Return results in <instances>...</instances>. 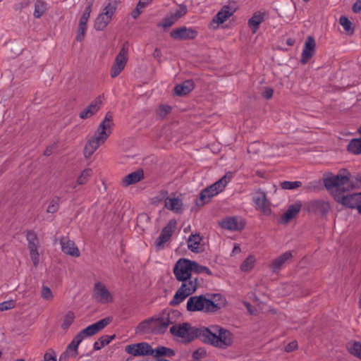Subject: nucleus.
<instances>
[{"mask_svg": "<svg viewBox=\"0 0 361 361\" xmlns=\"http://www.w3.org/2000/svg\"><path fill=\"white\" fill-rule=\"evenodd\" d=\"M178 317H180V313L177 311H164L141 322L136 327L135 331L137 334H162L170 324L176 322V318Z\"/></svg>", "mask_w": 361, "mask_h": 361, "instance_id": "f257e3e1", "label": "nucleus"}, {"mask_svg": "<svg viewBox=\"0 0 361 361\" xmlns=\"http://www.w3.org/2000/svg\"><path fill=\"white\" fill-rule=\"evenodd\" d=\"M202 340L215 347L225 349L233 343V336L228 330L218 326H211L209 328L202 327Z\"/></svg>", "mask_w": 361, "mask_h": 361, "instance_id": "f03ea898", "label": "nucleus"}, {"mask_svg": "<svg viewBox=\"0 0 361 361\" xmlns=\"http://www.w3.org/2000/svg\"><path fill=\"white\" fill-rule=\"evenodd\" d=\"M224 305V300L219 295H214L211 298L205 295L191 296L187 302L186 309L189 312H214Z\"/></svg>", "mask_w": 361, "mask_h": 361, "instance_id": "7ed1b4c3", "label": "nucleus"}, {"mask_svg": "<svg viewBox=\"0 0 361 361\" xmlns=\"http://www.w3.org/2000/svg\"><path fill=\"white\" fill-rule=\"evenodd\" d=\"M233 176V173L228 171L216 183L204 189L200 193V199L197 201V204L198 206H203L204 204L209 202L212 197L223 191L226 185L231 180Z\"/></svg>", "mask_w": 361, "mask_h": 361, "instance_id": "20e7f679", "label": "nucleus"}, {"mask_svg": "<svg viewBox=\"0 0 361 361\" xmlns=\"http://www.w3.org/2000/svg\"><path fill=\"white\" fill-rule=\"evenodd\" d=\"M180 281L182 282L180 287L170 302L171 305L176 306L181 303L185 298L194 293L200 286L199 279L194 276Z\"/></svg>", "mask_w": 361, "mask_h": 361, "instance_id": "39448f33", "label": "nucleus"}, {"mask_svg": "<svg viewBox=\"0 0 361 361\" xmlns=\"http://www.w3.org/2000/svg\"><path fill=\"white\" fill-rule=\"evenodd\" d=\"M202 328H195L188 323L173 324L170 328L171 334L181 339L183 342L189 343L195 338L202 339Z\"/></svg>", "mask_w": 361, "mask_h": 361, "instance_id": "423d86ee", "label": "nucleus"}, {"mask_svg": "<svg viewBox=\"0 0 361 361\" xmlns=\"http://www.w3.org/2000/svg\"><path fill=\"white\" fill-rule=\"evenodd\" d=\"M324 185L328 190H348L353 188L350 182V173L344 171V173L326 177L324 180Z\"/></svg>", "mask_w": 361, "mask_h": 361, "instance_id": "0eeeda50", "label": "nucleus"}, {"mask_svg": "<svg viewBox=\"0 0 361 361\" xmlns=\"http://www.w3.org/2000/svg\"><path fill=\"white\" fill-rule=\"evenodd\" d=\"M113 125V115L111 113L108 112L104 119L98 126L93 138L100 142V143L104 144L108 137L111 134Z\"/></svg>", "mask_w": 361, "mask_h": 361, "instance_id": "6e6552de", "label": "nucleus"}, {"mask_svg": "<svg viewBox=\"0 0 361 361\" xmlns=\"http://www.w3.org/2000/svg\"><path fill=\"white\" fill-rule=\"evenodd\" d=\"M192 272V261L190 259L181 258L174 265L173 274L178 281L193 276Z\"/></svg>", "mask_w": 361, "mask_h": 361, "instance_id": "1a4fd4ad", "label": "nucleus"}, {"mask_svg": "<svg viewBox=\"0 0 361 361\" xmlns=\"http://www.w3.org/2000/svg\"><path fill=\"white\" fill-rule=\"evenodd\" d=\"M27 248L30 259L34 267H37L39 263V242L37 234L32 231L27 233Z\"/></svg>", "mask_w": 361, "mask_h": 361, "instance_id": "9d476101", "label": "nucleus"}, {"mask_svg": "<svg viewBox=\"0 0 361 361\" xmlns=\"http://www.w3.org/2000/svg\"><path fill=\"white\" fill-rule=\"evenodd\" d=\"M92 298L102 304H108L114 301L112 294L106 286L101 282L95 283L92 290Z\"/></svg>", "mask_w": 361, "mask_h": 361, "instance_id": "9b49d317", "label": "nucleus"}, {"mask_svg": "<svg viewBox=\"0 0 361 361\" xmlns=\"http://www.w3.org/2000/svg\"><path fill=\"white\" fill-rule=\"evenodd\" d=\"M128 59V49L123 46L116 56L111 68V76L117 77L124 69Z\"/></svg>", "mask_w": 361, "mask_h": 361, "instance_id": "f8f14e48", "label": "nucleus"}, {"mask_svg": "<svg viewBox=\"0 0 361 361\" xmlns=\"http://www.w3.org/2000/svg\"><path fill=\"white\" fill-rule=\"evenodd\" d=\"M187 12V6L183 4H180L175 10L171 11L170 13L163 19L162 22L158 24V26L163 27L164 28L170 27L180 18L183 17Z\"/></svg>", "mask_w": 361, "mask_h": 361, "instance_id": "ddd939ff", "label": "nucleus"}, {"mask_svg": "<svg viewBox=\"0 0 361 361\" xmlns=\"http://www.w3.org/2000/svg\"><path fill=\"white\" fill-rule=\"evenodd\" d=\"M111 321V317H105L98 321L97 322L88 326L85 329L80 331L77 335H80L81 336V340L82 341L85 337L92 336L97 334L99 331L109 325Z\"/></svg>", "mask_w": 361, "mask_h": 361, "instance_id": "4468645a", "label": "nucleus"}, {"mask_svg": "<svg viewBox=\"0 0 361 361\" xmlns=\"http://www.w3.org/2000/svg\"><path fill=\"white\" fill-rule=\"evenodd\" d=\"M252 200L255 204V208L265 214L271 213L270 204L267 199L264 192L261 190H257L252 196Z\"/></svg>", "mask_w": 361, "mask_h": 361, "instance_id": "2eb2a0df", "label": "nucleus"}, {"mask_svg": "<svg viewBox=\"0 0 361 361\" xmlns=\"http://www.w3.org/2000/svg\"><path fill=\"white\" fill-rule=\"evenodd\" d=\"M164 207L176 214H180L183 210V203L181 195L171 194L165 198Z\"/></svg>", "mask_w": 361, "mask_h": 361, "instance_id": "dca6fc26", "label": "nucleus"}, {"mask_svg": "<svg viewBox=\"0 0 361 361\" xmlns=\"http://www.w3.org/2000/svg\"><path fill=\"white\" fill-rule=\"evenodd\" d=\"M171 37L176 40L193 39L197 35V31L192 27H180L173 30L170 33Z\"/></svg>", "mask_w": 361, "mask_h": 361, "instance_id": "f3484780", "label": "nucleus"}, {"mask_svg": "<svg viewBox=\"0 0 361 361\" xmlns=\"http://www.w3.org/2000/svg\"><path fill=\"white\" fill-rule=\"evenodd\" d=\"M244 221L236 216L227 217L220 222L221 226L231 231H241L245 227Z\"/></svg>", "mask_w": 361, "mask_h": 361, "instance_id": "a211bd4d", "label": "nucleus"}, {"mask_svg": "<svg viewBox=\"0 0 361 361\" xmlns=\"http://www.w3.org/2000/svg\"><path fill=\"white\" fill-rule=\"evenodd\" d=\"M316 47V42L313 37L308 36L303 47L301 55L300 62L302 64H306L310 59L313 56Z\"/></svg>", "mask_w": 361, "mask_h": 361, "instance_id": "6ab92c4d", "label": "nucleus"}, {"mask_svg": "<svg viewBox=\"0 0 361 361\" xmlns=\"http://www.w3.org/2000/svg\"><path fill=\"white\" fill-rule=\"evenodd\" d=\"M102 103V99L99 96L80 113V118L82 119H87L92 117L100 109Z\"/></svg>", "mask_w": 361, "mask_h": 361, "instance_id": "aec40b11", "label": "nucleus"}, {"mask_svg": "<svg viewBox=\"0 0 361 361\" xmlns=\"http://www.w3.org/2000/svg\"><path fill=\"white\" fill-rule=\"evenodd\" d=\"M60 244L62 251L68 255L74 257L80 256V251L75 243L67 238H62L60 240Z\"/></svg>", "mask_w": 361, "mask_h": 361, "instance_id": "412c9836", "label": "nucleus"}, {"mask_svg": "<svg viewBox=\"0 0 361 361\" xmlns=\"http://www.w3.org/2000/svg\"><path fill=\"white\" fill-rule=\"evenodd\" d=\"M268 15L266 11H258L254 13L252 18L248 20L247 24L252 33H256L260 24L264 20L265 16Z\"/></svg>", "mask_w": 361, "mask_h": 361, "instance_id": "4be33fe9", "label": "nucleus"}, {"mask_svg": "<svg viewBox=\"0 0 361 361\" xmlns=\"http://www.w3.org/2000/svg\"><path fill=\"white\" fill-rule=\"evenodd\" d=\"M173 231L174 227L171 226V223L162 229L160 235L155 241V245L157 249L160 250L164 247V244L171 238Z\"/></svg>", "mask_w": 361, "mask_h": 361, "instance_id": "5701e85b", "label": "nucleus"}, {"mask_svg": "<svg viewBox=\"0 0 361 361\" xmlns=\"http://www.w3.org/2000/svg\"><path fill=\"white\" fill-rule=\"evenodd\" d=\"M342 204L350 208H356L358 210L361 205V192L344 195L341 197Z\"/></svg>", "mask_w": 361, "mask_h": 361, "instance_id": "b1692460", "label": "nucleus"}, {"mask_svg": "<svg viewBox=\"0 0 361 361\" xmlns=\"http://www.w3.org/2000/svg\"><path fill=\"white\" fill-rule=\"evenodd\" d=\"M144 178L143 171L141 169L137 170L125 176L121 180V185L124 187H128L130 185L135 184L142 180Z\"/></svg>", "mask_w": 361, "mask_h": 361, "instance_id": "393cba45", "label": "nucleus"}, {"mask_svg": "<svg viewBox=\"0 0 361 361\" xmlns=\"http://www.w3.org/2000/svg\"><path fill=\"white\" fill-rule=\"evenodd\" d=\"M292 257L290 252H286L278 257L272 260L269 264V268L274 271L276 272L280 270L283 264Z\"/></svg>", "mask_w": 361, "mask_h": 361, "instance_id": "a878e982", "label": "nucleus"}, {"mask_svg": "<svg viewBox=\"0 0 361 361\" xmlns=\"http://www.w3.org/2000/svg\"><path fill=\"white\" fill-rule=\"evenodd\" d=\"M202 237L199 234H192L188 240V249L192 252L199 253L203 250Z\"/></svg>", "mask_w": 361, "mask_h": 361, "instance_id": "bb28decb", "label": "nucleus"}, {"mask_svg": "<svg viewBox=\"0 0 361 361\" xmlns=\"http://www.w3.org/2000/svg\"><path fill=\"white\" fill-rule=\"evenodd\" d=\"M302 204L300 202H296L290 205L287 211L281 216L282 221L284 223L289 222L291 219L295 218L300 211Z\"/></svg>", "mask_w": 361, "mask_h": 361, "instance_id": "cd10ccee", "label": "nucleus"}, {"mask_svg": "<svg viewBox=\"0 0 361 361\" xmlns=\"http://www.w3.org/2000/svg\"><path fill=\"white\" fill-rule=\"evenodd\" d=\"M234 13V10L229 6H224L220 11L214 16L212 20V23H216L217 25L219 24H222L226 20L230 18L233 13Z\"/></svg>", "mask_w": 361, "mask_h": 361, "instance_id": "c85d7f7f", "label": "nucleus"}, {"mask_svg": "<svg viewBox=\"0 0 361 361\" xmlns=\"http://www.w3.org/2000/svg\"><path fill=\"white\" fill-rule=\"evenodd\" d=\"M118 5V1L117 0H108V1L104 4L100 13L112 19L116 13Z\"/></svg>", "mask_w": 361, "mask_h": 361, "instance_id": "c756f323", "label": "nucleus"}, {"mask_svg": "<svg viewBox=\"0 0 361 361\" xmlns=\"http://www.w3.org/2000/svg\"><path fill=\"white\" fill-rule=\"evenodd\" d=\"M194 88L192 80H185L183 83L176 85L174 88L175 93L178 96H183L188 94Z\"/></svg>", "mask_w": 361, "mask_h": 361, "instance_id": "7c9ffc66", "label": "nucleus"}, {"mask_svg": "<svg viewBox=\"0 0 361 361\" xmlns=\"http://www.w3.org/2000/svg\"><path fill=\"white\" fill-rule=\"evenodd\" d=\"M102 144L94 138H91L87 142L84 148V156L86 158L91 157L94 152L99 148Z\"/></svg>", "mask_w": 361, "mask_h": 361, "instance_id": "2f4dec72", "label": "nucleus"}, {"mask_svg": "<svg viewBox=\"0 0 361 361\" xmlns=\"http://www.w3.org/2000/svg\"><path fill=\"white\" fill-rule=\"evenodd\" d=\"M312 209L316 213L326 214L330 210V205L327 202L316 200L312 203Z\"/></svg>", "mask_w": 361, "mask_h": 361, "instance_id": "473e14b6", "label": "nucleus"}, {"mask_svg": "<svg viewBox=\"0 0 361 361\" xmlns=\"http://www.w3.org/2000/svg\"><path fill=\"white\" fill-rule=\"evenodd\" d=\"M82 341L81 336L80 335H76L68 345L65 353L70 356L75 357L78 355V345Z\"/></svg>", "mask_w": 361, "mask_h": 361, "instance_id": "72a5a7b5", "label": "nucleus"}, {"mask_svg": "<svg viewBox=\"0 0 361 361\" xmlns=\"http://www.w3.org/2000/svg\"><path fill=\"white\" fill-rule=\"evenodd\" d=\"M112 19L108 16L99 13L94 21V28L97 30H103L109 24Z\"/></svg>", "mask_w": 361, "mask_h": 361, "instance_id": "f704fd0d", "label": "nucleus"}, {"mask_svg": "<svg viewBox=\"0 0 361 361\" xmlns=\"http://www.w3.org/2000/svg\"><path fill=\"white\" fill-rule=\"evenodd\" d=\"M152 355L154 357L166 356L171 357L175 355V352L171 348L164 346H159L156 349H153Z\"/></svg>", "mask_w": 361, "mask_h": 361, "instance_id": "c9c22d12", "label": "nucleus"}, {"mask_svg": "<svg viewBox=\"0 0 361 361\" xmlns=\"http://www.w3.org/2000/svg\"><path fill=\"white\" fill-rule=\"evenodd\" d=\"M347 349L348 352L361 359V343L358 341L349 342L347 344Z\"/></svg>", "mask_w": 361, "mask_h": 361, "instance_id": "e433bc0d", "label": "nucleus"}, {"mask_svg": "<svg viewBox=\"0 0 361 361\" xmlns=\"http://www.w3.org/2000/svg\"><path fill=\"white\" fill-rule=\"evenodd\" d=\"M256 262V259L253 255H249L241 264L240 270L243 272L250 271Z\"/></svg>", "mask_w": 361, "mask_h": 361, "instance_id": "4c0bfd02", "label": "nucleus"}, {"mask_svg": "<svg viewBox=\"0 0 361 361\" xmlns=\"http://www.w3.org/2000/svg\"><path fill=\"white\" fill-rule=\"evenodd\" d=\"M348 150L354 154L361 153V139H353L348 145Z\"/></svg>", "mask_w": 361, "mask_h": 361, "instance_id": "58836bf2", "label": "nucleus"}, {"mask_svg": "<svg viewBox=\"0 0 361 361\" xmlns=\"http://www.w3.org/2000/svg\"><path fill=\"white\" fill-rule=\"evenodd\" d=\"M47 10V4L42 1H37L35 4L34 16L36 18H40Z\"/></svg>", "mask_w": 361, "mask_h": 361, "instance_id": "ea45409f", "label": "nucleus"}, {"mask_svg": "<svg viewBox=\"0 0 361 361\" xmlns=\"http://www.w3.org/2000/svg\"><path fill=\"white\" fill-rule=\"evenodd\" d=\"M93 6V1L89 2L87 6L85 8L80 19L79 21V25L87 26V23L90 16V13L92 12V8Z\"/></svg>", "mask_w": 361, "mask_h": 361, "instance_id": "a19ab883", "label": "nucleus"}, {"mask_svg": "<svg viewBox=\"0 0 361 361\" xmlns=\"http://www.w3.org/2000/svg\"><path fill=\"white\" fill-rule=\"evenodd\" d=\"M92 170L91 169L87 168L84 169L80 175L78 177L77 183L78 185L85 184L88 181L89 178L92 176Z\"/></svg>", "mask_w": 361, "mask_h": 361, "instance_id": "79ce46f5", "label": "nucleus"}, {"mask_svg": "<svg viewBox=\"0 0 361 361\" xmlns=\"http://www.w3.org/2000/svg\"><path fill=\"white\" fill-rule=\"evenodd\" d=\"M192 272H195L196 274H202L205 273L206 274L210 276L212 274L210 269L204 266L200 265L195 261H192Z\"/></svg>", "mask_w": 361, "mask_h": 361, "instance_id": "37998d69", "label": "nucleus"}, {"mask_svg": "<svg viewBox=\"0 0 361 361\" xmlns=\"http://www.w3.org/2000/svg\"><path fill=\"white\" fill-rule=\"evenodd\" d=\"M139 348V352L140 353V355H153V348L152 346L147 343H137Z\"/></svg>", "mask_w": 361, "mask_h": 361, "instance_id": "c03bdc74", "label": "nucleus"}, {"mask_svg": "<svg viewBox=\"0 0 361 361\" xmlns=\"http://www.w3.org/2000/svg\"><path fill=\"white\" fill-rule=\"evenodd\" d=\"M75 314L72 312H68L63 319V322L61 324V328L64 330H66L68 329V327L72 324L75 319Z\"/></svg>", "mask_w": 361, "mask_h": 361, "instance_id": "a18cd8bd", "label": "nucleus"}, {"mask_svg": "<svg viewBox=\"0 0 361 361\" xmlns=\"http://www.w3.org/2000/svg\"><path fill=\"white\" fill-rule=\"evenodd\" d=\"M113 338L114 336H111V338H109V336L101 337L97 341H96L94 343V349L97 350H100L105 345L109 344L111 339Z\"/></svg>", "mask_w": 361, "mask_h": 361, "instance_id": "49530a36", "label": "nucleus"}, {"mask_svg": "<svg viewBox=\"0 0 361 361\" xmlns=\"http://www.w3.org/2000/svg\"><path fill=\"white\" fill-rule=\"evenodd\" d=\"M302 185L300 181H283L281 183V186L284 190H293L298 188Z\"/></svg>", "mask_w": 361, "mask_h": 361, "instance_id": "de8ad7c7", "label": "nucleus"}, {"mask_svg": "<svg viewBox=\"0 0 361 361\" xmlns=\"http://www.w3.org/2000/svg\"><path fill=\"white\" fill-rule=\"evenodd\" d=\"M41 296L43 299L47 301H51L54 298L52 291L48 286H42Z\"/></svg>", "mask_w": 361, "mask_h": 361, "instance_id": "09e8293b", "label": "nucleus"}, {"mask_svg": "<svg viewBox=\"0 0 361 361\" xmlns=\"http://www.w3.org/2000/svg\"><path fill=\"white\" fill-rule=\"evenodd\" d=\"M59 207V199L52 200L50 201V202L49 204V206L47 209V212L48 213L54 214L58 211Z\"/></svg>", "mask_w": 361, "mask_h": 361, "instance_id": "8fccbe9b", "label": "nucleus"}, {"mask_svg": "<svg viewBox=\"0 0 361 361\" xmlns=\"http://www.w3.org/2000/svg\"><path fill=\"white\" fill-rule=\"evenodd\" d=\"M339 23L346 32H349L352 30V23L348 20L347 17L341 16L339 19Z\"/></svg>", "mask_w": 361, "mask_h": 361, "instance_id": "3c124183", "label": "nucleus"}, {"mask_svg": "<svg viewBox=\"0 0 361 361\" xmlns=\"http://www.w3.org/2000/svg\"><path fill=\"white\" fill-rule=\"evenodd\" d=\"M137 343L132 344L126 346V350L128 353L134 355V356H140V353L139 352Z\"/></svg>", "mask_w": 361, "mask_h": 361, "instance_id": "603ef678", "label": "nucleus"}, {"mask_svg": "<svg viewBox=\"0 0 361 361\" xmlns=\"http://www.w3.org/2000/svg\"><path fill=\"white\" fill-rule=\"evenodd\" d=\"M171 111V107L167 105H161L159 106L157 114L160 117H165Z\"/></svg>", "mask_w": 361, "mask_h": 361, "instance_id": "864d4df0", "label": "nucleus"}, {"mask_svg": "<svg viewBox=\"0 0 361 361\" xmlns=\"http://www.w3.org/2000/svg\"><path fill=\"white\" fill-rule=\"evenodd\" d=\"M15 302L13 300L4 301L0 303V311H6L11 310L15 307Z\"/></svg>", "mask_w": 361, "mask_h": 361, "instance_id": "5fc2aeb1", "label": "nucleus"}, {"mask_svg": "<svg viewBox=\"0 0 361 361\" xmlns=\"http://www.w3.org/2000/svg\"><path fill=\"white\" fill-rule=\"evenodd\" d=\"M87 30V26L80 25L78 26V35L76 36V39L78 41H82Z\"/></svg>", "mask_w": 361, "mask_h": 361, "instance_id": "6e6d98bb", "label": "nucleus"}, {"mask_svg": "<svg viewBox=\"0 0 361 361\" xmlns=\"http://www.w3.org/2000/svg\"><path fill=\"white\" fill-rule=\"evenodd\" d=\"M298 348V343L295 341H293L289 343L286 347L285 350L288 353L292 352Z\"/></svg>", "mask_w": 361, "mask_h": 361, "instance_id": "4d7b16f0", "label": "nucleus"}, {"mask_svg": "<svg viewBox=\"0 0 361 361\" xmlns=\"http://www.w3.org/2000/svg\"><path fill=\"white\" fill-rule=\"evenodd\" d=\"M205 354H206L205 350L200 348L193 353L192 357L194 359L197 360V359L203 357L205 355Z\"/></svg>", "mask_w": 361, "mask_h": 361, "instance_id": "13d9d810", "label": "nucleus"}, {"mask_svg": "<svg viewBox=\"0 0 361 361\" xmlns=\"http://www.w3.org/2000/svg\"><path fill=\"white\" fill-rule=\"evenodd\" d=\"M144 8L142 6H139V4H137L135 9H134L132 13H131V16L132 17L134 18V19H136L139 16L140 14L142 13V10Z\"/></svg>", "mask_w": 361, "mask_h": 361, "instance_id": "bf43d9fd", "label": "nucleus"}, {"mask_svg": "<svg viewBox=\"0 0 361 361\" xmlns=\"http://www.w3.org/2000/svg\"><path fill=\"white\" fill-rule=\"evenodd\" d=\"M274 90L271 88H267L263 92V97L266 99H270L272 97Z\"/></svg>", "mask_w": 361, "mask_h": 361, "instance_id": "052dcab7", "label": "nucleus"}, {"mask_svg": "<svg viewBox=\"0 0 361 361\" xmlns=\"http://www.w3.org/2000/svg\"><path fill=\"white\" fill-rule=\"evenodd\" d=\"M354 13H359L361 11V0H357L353 6Z\"/></svg>", "mask_w": 361, "mask_h": 361, "instance_id": "680f3d73", "label": "nucleus"}, {"mask_svg": "<svg viewBox=\"0 0 361 361\" xmlns=\"http://www.w3.org/2000/svg\"><path fill=\"white\" fill-rule=\"evenodd\" d=\"M44 361H56V359L50 353H46L44 355Z\"/></svg>", "mask_w": 361, "mask_h": 361, "instance_id": "e2e57ef3", "label": "nucleus"}, {"mask_svg": "<svg viewBox=\"0 0 361 361\" xmlns=\"http://www.w3.org/2000/svg\"><path fill=\"white\" fill-rule=\"evenodd\" d=\"M153 56L158 59V60H160L161 57V52L160 51L159 49L158 48H156L154 53H153Z\"/></svg>", "mask_w": 361, "mask_h": 361, "instance_id": "0e129e2a", "label": "nucleus"}, {"mask_svg": "<svg viewBox=\"0 0 361 361\" xmlns=\"http://www.w3.org/2000/svg\"><path fill=\"white\" fill-rule=\"evenodd\" d=\"M152 1V0H140L138 4L140 6H142L143 8H145L147 6H148Z\"/></svg>", "mask_w": 361, "mask_h": 361, "instance_id": "69168bd1", "label": "nucleus"}, {"mask_svg": "<svg viewBox=\"0 0 361 361\" xmlns=\"http://www.w3.org/2000/svg\"><path fill=\"white\" fill-rule=\"evenodd\" d=\"M68 355L67 353H63L59 357V361H68Z\"/></svg>", "mask_w": 361, "mask_h": 361, "instance_id": "338daca9", "label": "nucleus"}, {"mask_svg": "<svg viewBox=\"0 0 361 361\" xmlns=\"http://www.w3.org/2000/svg\"><path fill=\"white\" fill-rule=\"evenodd\" d=\"M286 43L289 46H293L294 44V43H295V40L293 39L289 38V39H287Z\"/></svg>", "mask_w": 361, "mask_h": 361, "instance_id": "774afa93", "label": "nucleus"}]
</instances>
